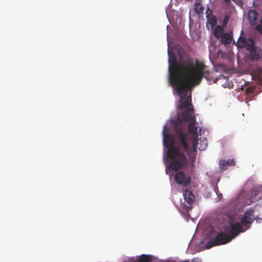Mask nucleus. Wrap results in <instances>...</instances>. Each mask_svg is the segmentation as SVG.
Here are the masks:
<instances>
[{
  "instance_id": "1",
  "label": "nucleus",
  "mask_w": 262,
  "mask_h": 262,
  "mask_svg": "<svg viewBox=\"0 0 262 262\" xmlns=\"http://www.w3.org/2000/svg\"><path fill=\"white\" fill-rule=\"evenodd\" d=\"M168 54L169 81L179 93H185L189 85L199 84L204 77L208 79L204 63L196 60L194 64L192 59L178 62L173 53Z\"/></svg>"
},
{
  "instance_id": "2",
  "label": "nucleus",
  "mask_w": 262,
  "mask_h": 262,
  "mask_svg": "<svg viewBox=\"0 0 262 262\" xmlns=\"http://www.w3.org/2000/svg\"><path fill=\"white\" fill-rule=\"evenodd\" d=\"M172 123L174 132L178 137V146L174 145L173 138L168 133L166 125L163 126L162 134L164 145L167 148V158L171 160L169 168L177 171L188 166L189 160L187 156L189 155L190 148L188 143V135L183 132L182 121L180 119L178 122L172 120Z\"/></svg>"
},
{
  "instance_id": "3",
  "label": "nucleus",
  "mask_w": 262,
  "mask_h": 262,
  "mask_svg": "<svg viewBox=\"0 0 262 262\" xmlns=\"http://www.w3.org/2000/svg\"><path fill=\"white\" fill-rule=\"evenodd\" d=\"M194 86L189 85L186 91V93H182V94L177 91L180 98L178 106L179 108L181 110L185 108L186 110L181 115L184 121L186 122L190 123L195 120L193 106L191 103V95L187 96L189 90H191Z\"/></svg>"
},
{
  "instance_id": "4",
  "label": "nucleus",
  "mask_w": 262,
  "mask_h": 262,
  "mask_svg": "<svg viewBox=\"0 0 262 262\" xmlns=\"http://www.w3.org/2000/svg\"><path fill=\"white\" fill-rule=\"evenodd\" d=\"M231 240L232 239L228 234L224 232H217L213 239L207 243L206 248L210 249L214 246L226 244L231 242Z\"/></svg>"
},
{
  "instance_id": "5",
  "label": "nucleus",
  "mask_w": 262,
  "mask_h": 262,
  "mask_svg": "<svg viewBox=\"0 0 262 262\" xmlns=\"http://www.w3.org/2000/svg\"><path fill=\"white\" fill-rule=\"evenodd\" d=\"M183 195L188 205L185 203H181L180 205L181 211L184 213L188 214L189 211L192 209V205L195 202V197L192 192L187 189L183 191Z\"/></svg>"
},
{
  "instance_id": "6",
  "label": "nucleus",
  "mask_w": 262,
  "mask_h": 262,
  "mask_svg": "<svg viewBox=\"0 0 262 262\" xmlns=\"http://www.w3.org/2000/svg\"><path fill=\"white\" fill-rule=\"evenodd\" d=\"M230 229H226V231L228 232V235L231 239L234 238L240 233L243 232L245 230H243V226L241 223H231L229 224Z\"/></svg>"
},
{
  "instance_id": "7",
  "label": "nucleus",
  "mask_w": 262,
  "mask_h": 262,
  "mask_svg": "<svg viewBox=\"0 0 262 262\" xmlns=\"http://www.w3.org/2000/svg\"><path fill=\"white\" fill-rule=\"evenodd\" d=\"M254 212V209H250L245 212L243 216L241 219V224L243 227L246 228V229H249L251 224L253 222Z\"/></svg>"
},
{
  "instance_id": "8",
  "label": "nucleus",
  "mask_w": 262,
  "mask_h": 262,
  "mask_svg": "<svg viewBox=\"0 0 262 262\" xmlns=\"http://www.w3.org/2000/svg\"><path fill=\"white\" fill-rule=\"evenodd\" d=\"M174 180L178 184L183 186H187L191 182L190 177L186 176L182 171H179L176 173Z\"/></svg>"
},
{
  "instance_id": "9",
  "label": "nucleus",
  "mask_w": 262,
  "mask_h": 262,
  "mask_svg": "<svg viewBox=\"0 0 262 262\" xmlns=\"http://www.w3.org/2000/svg\"><path fill=\"white\" fill-rule=\"evenodd\" d=\"M255 45L254 41L252 38L247 39L244 37H239L236 46L237 48H243L245 47L247 50H249Z\"/></svg>"
},
{
  "instance_id": "10",
  "label": "nucleus",
  "mask_w": 262,
  "mask_h": 262,
  "mask_svg": "<svg viewBox=\"0 0 262 262\" xmlns=\"http://www.w3.org/2000/svg\"><path fill=\"white\" fill-rule=\"evenodd\" d=\"M198 145H199V149L204 150L207 146V141L205 138H200L198 140L197 137H194L192 138V151L194 152H196Z\"/></svg>"
},
{
  "instance_id": "11",
  "label": "nucleus",
  "mask_w": 262,
  "mask_h": 262,
  "mask_svg": "<svg viewBox=\"0 0 262 262\" xmlns=\"http://www.w3.org/2000/svg\"><path fill=\"white\" fill-rule=\"evenodd\" d=\"M248 51L250 52V58L252 61L262 60V50L260 48L255 47L254 45Z\"/></svg>"
},
{
  "instance_id": "12",
  "label": "nucleus",
  "mask_w": 262,
  "mask_h": 262,
  "mask_svg": "<svg viewBox=\"0 0 262 262\" xmlns=\"http://www.w3.org/2000/svg\"><path fill=\"white\" fill-rule=\"evenodd\" d=\"M250 193L253 199L255 201L260 200L262 197V185L256 186L252 189Z\"/></svg>"
},
{
  "instance_id": "13",
  "label": "nucleus",
  "mask_w": 262,
  "mask_h": 262,
  "mask_svg": "<svg viewBox=\"0 0 262 262\" xmlns=\"http://www.w3.org/2000/svg\"><path fill=\"white\" fill-rule=\"evenodd\" d=\"M152 256L149 255L143 254L137 257H133L128 259V262H150Z\"/></svg>"
},
{
  "instance_id": "14",
  "label": "nucleus",
  "mask_w": 262,
  "mask_h": 262,
  "mask_svg": "<svg viewBox=\"0 0 262 262\" xmlns=\"http://www.w3.org/2000/svg\"><path fill=\"white\" fill-rule=\"evenodd\" d=\"M206 13L207 23L210 24L212 27H214L217 23L216 16L212 14V10L209 8L206 10Z\"/></svg>"
},
{
  "instance_id": "15",
  "label": "nucleus",
  "mask_w": 262,
  "mask_h": 262,
  "mask_svg": "<svg viewBox=\"0 0 262 262\" xmlns=\"http://www.w3.org/2000/svg\"><path fill=\"white\" fill-rule=\"evenodd\" d=\"M235 162L233 159H229L227 161L225 160H221L219 161V165L221 170H225L227 168L228 166H234Z\"/></svg>"
},
{
  "instance_id": "16",
  "label": "nucleus",
  "mask_w": 262,
  "mask_h": 262,
  "mask_svg": "<svg viewBox=\"0 0 262 262\" xmlns=\"http://www.w3.org/2000/svg\"><path fill=\"white\" fill-rule=\"evenodd\" d=\"M188 129L189 133L193 136V138L197 137L198 126H196V120L189 123Z\"/></svg>"
},
{
  "instance_id": "17",
  "label": "nucleus",
  "mask_w": 262,
  "mask_h": 262,
  "mask_svg": "<svg viewBox=\"0 0 262 262\" xmlns=\"http://www.w3.org/2000/svg\"><path fill=\"white\" fill-rule=\"evenodd\" d=\"M257 12L255 10H250L248 12V18L249 23L253 25H254L257 17Z\"/></svg>"
},
{
  "instance_id": "18",
  "label": "nucleus",
  "mask_w": 262,
  "mask_h": 262,
  "mask_svg": "<svg viewBox=\"0 0 262 262\" xmlns=\"http://www.w3.org/2000/svg\"><path fill=\"white\" fill-rule=\"evenodd\" d=\"M221 38L222 43L226 45L229 44L232 40V32L224 33Z\"/></svg>"
},
{
  "instance_id": "19",
  "label": "nucleus",
  "mask_w": 262,
  "mask_h": 262,
  "mask_svg": "<svg viewBox=\"0 0 262 262\" xmlns=\"http://www.w3.org/2000/svg\"><path fill=\"white\" fill-rule=\"evenodd\" d=\"M213 34L215 37L221 38L224 34L223 27L221 26H217L214 29Z\"/></svg>"
},
{
  "instance_id": "20",
  "label": "nucleus",
  "mask_w": 262,
  "mask_h": 262,
  "mask_svg": "<svg viewBox=\"0 0 262 262\" xmlns=\"http://www.w3.org/2000/svg\"><path fill=\"white\" fill-rule=\"evenodd\" d=\"M254 79L257 80L260 84H262V68H258L256 69L255 74L253 76Z\"/></svg>"
},
{
  "instance_id": "21",
  "label": "nucleus",
  "mask_w": 262,
  "mask_h": 262,
  "mask_svg": "<svg viewBox=\"0 0 262 262\" xmlns=\"http://www.w3.org/2000/svg\"><path fill=\"white\" fill-rule=\"evenodd\" d=\"M194 10L195 12L198 14H200L203 12L204 8L201 3L198 2L195 4Z\"/></svg>"
},
{
  "instance_id": "22",
  "label": "nucleus",
  "mask_w": 262,
  "mask_h": 262,
  "mask_svg": "<svg viewBox=\"0 0 262 262\" xmlns=\"http://www.w3.org/2000/svg\"><path fill=\"white\" fill-rule=\"evenodd\" d=\"M246 91L247 94H250L253 92V89L251 88H246Z\"/></svg>"
},
{
  "instance_id": "23",
  "label": "nucleus",
  "mask_w": 262,
  "mask_h": 262,
  "mask_svg": "<svg viewBox=\"0 0 262 262\" xmlns=\"http://www.w3.org/2000/svg\"><path fill=\"white\" fill-rule=\"evenodd\" d=\"M256 220L257 222H259L261 221V219L258 216H256L255 217L253 216V221Z\"/></svg>"
},
{
  "instance_id": "24",
  "label": "nucleus",
  "mask_w": 262,
  "mask_h": 262,
  "mask_svg": "<svg viewBox=\"0 0 262 262\" xmlns=\"http://www.w3.org/2000/svg\"><path fill=\"white\" fill-rule=\"evenodd\" d=\"M257 29L259 33L262 34V26H258L257 27Z\"/></svg>"
},
{
  "instance_id": "25",
  "label": "nucleus",
  "mask_w": 262,
  "mask_h": 262,
  "mask_svg": "<svg viewBox=\"0 0 262 262\" xmlns=\"http://www.w3.org/2000/svg\"><path fill=\"white\" fill-rule=\"evenodd\" d=\"M191 262H201V260L198 258H195L192 259Z\"/></svg>"
},
{
  "instance_id": "26",
  "label": "nucleus",
  "mask_w": 262,
  "mask_h": 262,
  "mask_svg": "<svg viewBox=\"0 0 262 262\" xmlns=\"http://www.w3.org/2000/svg\"><path fill=\"white\" fill-rule=\"evenodd\" d=\"M233 2H234L237 4H242L243 2L241 0H232Z\"/></svg>"
},
{
  "instance_id": "27",
  "label": "nucleus",
  "mask_w": 262,
  "mask_h": 262,
  "mask_svg": "<svg viewBox=\"0 0 262 262\" xmlns=\"http://www.w3.org/2000/svg\"><path fill=\"white\" fill-rule=\"evenodd\" d=\"M226 4L229 5L230 4L231 0H224Z\"/></svg>"
},
{
  "instance_id": "28",
  "label": "nucleus",
  "mask_w": 262,
  "mask_h": 262,
  "mask_svg": "<svg viewBox=\"0 0 262 262\" xmlns=\"http://www.w3.org/2000/svg\"><path fill=\"white\" fill-rule=\"evenodd\" d=\"M218 198H219V201H221V199L223 198L222 194H220L219 195H218Z\"/></svg>"
}]
</instances>
